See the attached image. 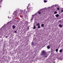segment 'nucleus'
<instances>
[{"label": "nucleus", "instance_id": "obj_1", "mask_svg": "<svg viewBox=\"0 0 63 63\" xmlns=\"http://www.w3.org/2000/svg\"><path fill=\"white\" fill-rule=\"evenodd\" d=\"M41 55L44 58L46 57V56H47V52L45 50H43L41 52Z\"/></svg>", "mask_w": 63, "mask_h": 63}, {"label": "nucleus", "instance_id": "obj_2", "mask_svg": "<svg viewBox=\"0 0 63 63\" xmlns=\"http://www.w3.org/2000/svg\"><path fill=\"white\" fill-rule=\"evenodd\" d=\"M19 11V9H18L17 10H16V11H15L13 13V15H14V16L15 17L17 16V14L18 13V11Z\"/></svg>", "mask_w": 63, "mask_h": 63}, {"label": "nucleus", "instance_id": "obj_3", "mask_svg": "<svg viewBox=\"0 0 63 63\" xmlns=\"http://www.w3.org/2000/svg\"><path fill=\"white\" fill-rule=\"evenodd\" d=\"M28 6L27 7V8L28 11V12H30L31 11H32V8H31V7H30L29 8H28Z\"/></svg>", "mask_w": 63, "mask_h": 63}, {"label": "nucleus", "instance_id": "obj_4", "mask_svg": "<svg viewBox=\"0 0 63 63\" xmlns=\"http://www.w3.org/2000/svg\"><path fill=\"white\" fill-rule=\"evenodd\" d=\"M31 45H32V46L33 47L34 46H35V44H34V43L33 42H32V43L31 44Z\"/></svg>", "mask_w": 63, "mask_h": 63}, {"label": "nucleus", "instance_id": "obj_5", "mask_svg": "<svg viewBox=\"0 0 63 63\" xmlns=\"http://www.w3.org/2000/svg\"><path fill=\"white\" fill-rule=\"evenodd\" d=\"M50 51H48L47 53H46L47 54V56H46V57H47V56H48V55L49 54V53H50Z\"/></svg>", "mask_w": 63, "mask_h": 63}, {"label": "nucleus", "instance_id": "obj_6", "mask_svg": "<svg viewBox=\"0 0 63 63\" xmlns=\"http://www.w3.org/2000/svg\"><path fill=\"white\" fill-rule=\"evenodd\" d=\"M58 6L56 4H55V5H53L52 6V7H58Z\"/></svg>", "mask_w": 63, "mask_h": 63}, {"label": "nucleus", "instance_id": "obj_7", "mask_svg": "<svg viewBox=\"0 0 63 63\" xmlns=\"http://www.w3.org/2000/svg\"><path fill=\"white\" fill-rule=\"evenodd\" d=\"M16 28V26L15 25H14L12 26V28L13 29H15Z\"/></svg>", "mask_w": 63, "mask_h": 63}, {"label": "nucleus", "instance_id": "obj_8", "mask_svg": "<svg viewBox=\"0 0 63 63\" xmlns=\"http://www.w3.org/2000/svg\"><path fill=\"white\" fill-rule=\"evenodd\" d=\"M3 29L4 31L5 32L6 30V29H5V28H4V27L3 28Z\"/></svg>", "mask_w": 63, "mask_h": 63}, {"label": "nucleus", "instance_id": "obj_9", "mask_svg": "<svg viewBox=\"0 0 63 63\" xmlns=\"http://www.w3.org/2000/svg\"><path fill=\"white\" fill-rule=\"evenodd\" d=\"M47 49H49L50 48V46H48L47 47Z\"/></svg>", "mask_w": 63, "mask_h": 63}, {"label": "nucleus", "instance_id": "obj_10", "mask_svg": "<svg viewBox=\"0 0 63 63\" xmlns=\"http://www.w3.org/2000/svg\"><path fill=\"white\" fill-rule=\"evenodd\" d=\"M32 18H34V17H35V16H36V15H32Z\"/></svg>", "mask_w": 63, "mask_h": 63}, {"label": "nucleus", "instance_id": "obj_11", "mask_svg": "<svg viewBox=\"0 0 63 63\" xmlns=\"http://www.w3.org/2000/svg\"><path fill=\"white\" fill-rule=\"evenodd\" d=\"M59 16V14H57L55 15V16H56V17H58Z\"/></svg>", "mask_w": 63, "mask_h": 63}, {"label": "nucleus", "instance_id": "obj_12", "mask_svg": "<svg viewBox=\"0 0 63 63\" xmlns=\"http://www.w3.org/2000/svg\"><path fill=\"white\" fill-rule=\"evenodd\" d=\"M59 27H62L63 26L61 25H60V24H59Z\"/></svg>", "mask_w": 63, "mask_h": 63}, {"label": "nucleus", "instance_id": "obj_13", "mask_svg": "<svg viewBox=\"0 0 63 63\" xmlns=\"http://www.w3.org/2000/svg\"><path fill=\"white\" fill-rule=\"evenodd\" d=\"M40 25V23H37V25H36V26H39Z\"/></svg>", "mask_w": 63, "mask_h": 63}, {"label": "nucleus", "instance_id": "obj_14", "mask_svg": "<svg viewBox=\"0 0 63 63\" xmlns=\"http://www.w3.org/2000/svg\"><path fill=\"white\" fill-rule=\"evenodd\" d=\"M41 27H44V24H42L41 25Z\"/></svg>", "mask_w": 63, "mask_h": 63}, {"label": "nucleus", "instance_id": "obj_15", "mask_svg": "<svg viewBox=\"0 0 63 63\" xmlns=\"http://www.w3.org/2000/svg\"><path fill=\"white\" fill-rule=\"evenodd\" d=\"M23 13L24 14H25V13H26V10H24Z\"/></svg>", "mask_w": 63, "mask_h": 63}, {"label": "nucleus", "instance_id": "obj_16", "mask_svg": "<svg viewBox=\"0 0 63 63\" xmlns=\"http://www.w3.org/2000/svg\"><path fill=\"white\" fill-rule=\"evenodd\" d=\"M37 13H38V14H41V12H39V11H38L37 12Z\"/></svg>", "mask_w": 63, "mask_h": 63}, {"label": "nucleus", "instance_id": "obj_17", "mask_svg": "<svg viewBox=\"0 0 63 63\" xmlns=\"http://www.w3.org/2000/svg\"><path fill=\"white\" fill-rule=\"evenodd\" d=\"M62 52V49H61L59 51L60 52Z\"/></svg>", "mask_w": 63, "mask_h": 63}, {"label": "nucleus", "instance_id": "obj_18", "mask_svg": "<svg viewBox=\"0 0 63 63\" xmlns=\"http://www.w3.org/2000/svg\"><path fill=\"white\" fill-rule=\"evenodd\" d=\"M57 12H56V11H55L54 12V14H57Z\"/></svg>", "mask_w": 63, "mask_h": 63}, {"label": "nucleus", "instance_id": "obj_19", "mask_svg": "<svg viewBox=\"0 0 63 63\" xmlns=\"http://www.w3.org/2000/svg\"><path fill=\"white\" fill-rule=\"evenodd\" d=\"M40 27H41L40 25L38 26L37 27V28H40Z\"/></svg>", "mask_w": 63, "mask_h": 63}, {"label": "nucleus", "instance_id": "obj_20", "mask_svg": "<svg viewBox=\"0 0 63 63\" xmlns=\"http://www.w3.org/2000/svg\"><path fill=\"white\" fill-rule=\"evenodd\" d=\"M58 49H57L55 50V51L56 52H58Z\"/></svg>", "mask_w": 63, "mask_h": 63}, {"label": "nucleus", "instance_id": "obj_21", "mask_svg": "<svg viewBox=\"0 0 63 63\" xmlns=\"http://www.w3.org/2000/svg\"><path fill=\"white\" fill-rule=\"evenodd\" d=\"M44 1L45 3H46V2H47V0H44Z\"/></svg>", "mask_w": 63, "mask_h": 63}, {"label": "nucleus", "instance_id": "obj_22", "mask_svg": "<svg viewBox=\"0 0 63 63\" xmlns=\"http://www.w3.org/2000/svg\"><path fill=\"white\" fill-rule=\"evenodd\" d=\"M36 28V26H33V29H35Z\"/></svg>", "mask_w": 63, "mask_h": 63}, {"label": "nucleus", "instance_id": "obj_23", "mask_svg": "<svg viewBox=\"0 0 63 63\" xmlns=\"http://www.w3.org/2000/svg\"><path fill=\"white\" fill-rule=\"evenodd\" d=\"M20 12H21V13H22L23 12V10H20Z\"/></svg>", "mask_w": 63, "mask_h": 63}, {"label": "nucleus", "instance_id": "obj_24", "mask_svg": "<svg viewBox=\"0 0 63 63\" xmlns=\"http://www.w3.org/2000/svg\"><path fill=\"white\" fill-rule=\"evenodd\" d=\"M32 19H33V18H32L31 19V21H32Z\"/></svg>", "mask_w": 63, "mask_h": 63}, {"label": "nucleus", "instance_id": "obj_25", "mask_svg": "<svg viewBox=\"0 0 63 63\" xmlns=\"http://www.w3.org/2000/svg\"><path fill=\"white\" fill-rule=\"evenodd\" d=\"M36 17H35L34 18V20H37V19H36Z\"/></svg>", "mask_w": 63, "mask_h": 63}, {"label": "nucleus", "instance_id": "obj_26", "mask_svg": "<svg viewBox=\"0 0 63 63\" xmlns=\"http://www.w3.org/2000/svg\"><path fill=\"white\" fill-rule=\"evenodd\" d=\"M15 22H16V20H15V19L14 20H13V22L14 23H15Z\"/></svg>", "mask_w": 63, "mask_h": 63}, {"label": "nucleus", "instance_id": "obj_27", "mask_svg": "<svg viewBox=\"0 0 63 63\" xmlns=\"http://www.w3.org/2000/svg\"><path fill=\"white\" fill-rule=\"evenodd\" d=\"M59 22H62V21L61 20H60L59 21Z\"/></svg>", "mask_w": 63, "mask_h": 63}, {"label": "nucleus", "instance_id": "obj_28", "mask_svg": "<svg viewBox=\"0 0 63 63\" xmlns=\"http://www.w3.org/2000/svg\"><path fill=\"white\" fill-rule=\"evenodd\" d=\"M61 13H63V10H61Z\"/></svg>", "mask_w": 63, "mask_h": 63}, {"label": "nucleus", "instance_id": "obj_29", "mask_svg": "<svg viewBox=\"0 0 63 63\" xmlns=\"http://www.w3.org/2000/svg\"><path fill=\"white\" fill-rule=\"evenodd\" d=\"M27 28H28V30H29V27H27Z\"/></svg>", "mask_w": 63, "mask_h": 63}, {"label": "nucleus", "instance_id": "obj_30", "mask_svg": "<svg viewBox=\"0 0 63 63\" xmlns=\"http://www.w3.org/2000/svg\"><path fill=\"white\" fill-rule=\"evenodd\" d=\"M57 9L58 10H59V8H57Z\"/></svg>", "mask_w": 63, "mask_h": 63}, {"label": "nucleus", "instance_id": "obj_31", "mask_svg": "<svg viewBox=\"0 0 63 63\" xmlns=\"http://www.w3.org/2000/svg\"><path fill=\"white\" fill-rule=\"evenodd\" d=\"M2 1H0V5L1 4V3H2Z\"/></svg>", "mask_w": 63, "mask_h": 63}, {"label": "nucleus", "instance_id": "obj_32", "mask_svg": "<svg viewBox=\"0 0 63 63\" xmlns=\"http://www.w3.org/2000/svg\"><path fill=\"white\" fill-rule=\"evenodd\" d=\"M17 32L16 31H14V33H16Z\"/></svg>", "mask_w": 63, "mask_h": 63}, {"label": "nucleus", "instance_id": "obj_33", "mask_svg": "<svg viewBox=\"0 0 63 63\" xmlns=\"http://www.w3.org/2000/svg\"><path fill=\"white\" fill-rule=\"evenodd\" d=\"M8 37V36H5V38H7Z\"/></svg>", "mask_w": 63, "mask_h": 63}, {"label": "nucleus", "instance_id": "obj_34", "mask_svg": "<svg viewBox=\"0 0 63 63\" xmlns=\"http://www.w3.org/2000/svg\"><path fill=\"white\" fill-rule=\"evenodd\" d=\"M2 0H0V1H2Z\"/></svg>", "mask_w": 63, "mask_h": 63}, {"label": "nucleus", "instance_id": "obj_35", "mask_svg": "<svg viewBox=\"0 0 63 63\" xmlns=\"http://www.w3.org/2000/svg\"><path fill=\"white\" fill-rule=\"evenodd\" d=\"M8 18H10V17H9V16H8Z\"/></svg>", "mask_w": 63, "mask_h": 63}, {"label": "nucleus", "instance_id": "obj_36", "mask_svg": "<svg viewBox=\"0 0 63 63\" xmlns=\"http://www.w3.org/2000/svg\"><path fill=\"white\" fill-rule=\"evenodd\" d=\"M1 7V5H0V7Z\"/></svg>", "mask_w": 63, "mask_h": 63}, {"label": "nucleus", "instance_id": "obj_37", "mask_svg": "<svg viewBox=\"0 0 63 63\" xmlns=\"http://www.w3.org/2000/svg\"><path fill=\"white\" fill-rule=\"evenodd\" d=\"M0 47H1V45H0Z\"/></svg>", "mask_w": 63, "mask_h": 63}, {"label": "nucleus", "instance_id": "obj_38", "mask_svg": "<svg viewBox=\"0 0 63 63\" xmlns=\"http://www.w3.org/2000/svg\"><path fill=\"white\" fill-rule=\"evenodd\" d=\"M41 10H40L39 11H41Z\"/></svg>", "mask_w": 63, "mask_h": 63}, {"label": "nucleus", "instance_id": "obj_39", "mask_svg": "<svg viewBox=\"0 0 63 63\" xmlns=\"http://www.w3.org/2000/svg\"><path fill=\"white\" fill-rule=\"evenodd\" d=\"M12 22V21H10V22Z\"/></svg>", "mask_w": 63, "mask_h": 63}]
</instances>
